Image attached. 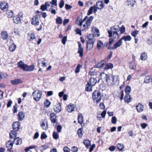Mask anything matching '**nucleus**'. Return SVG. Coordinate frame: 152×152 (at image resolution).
I'll list each match as a JSON object with an SVG mask.
<instances>
[{
	"mask_svg": "<svg viewBox=\"0 0 152 152\" xmlns=\"http://www.w3.org/2000/svg\"><path fill=\"white\" fill-rule=\"evenodd\" d=\"M92 32L93 33V35L92 36L98 37L99 36L100 33L99 29L96 27H93L92 28Z\"/></svg>",
	"mask_w": 152,
	"mask_h": 152,
	"instance_id": "nucleus-9",
	"label": "nucleus"
},
{
	"mask_svg": "<svg viewBox=\"0 0 152 152\" xmlns=\"http://www.w3.org/2000/svg\"><path fill=\"white\" fill-rule=\"evenodd\" d=\"M28 39L29 40H32L35 38L34 34L33 33H28Z\"/></svg>",
	"mask_w": 152,
	"mask_h": 152,
	"instance_id": "nucleus-38",
	"label": "nucleus"
},
{
	"mask_svg": "<svg viewBox=\"0 0 152 152\" xmlns=\"http://www.w3.org/2000/svg\"><path fill=\"white\" fill-rule=\"evenodd\" d=\"M48 122L47 121L45 122L42 121L41 126L43 129L46 130L48 128Z\"/></svg>",
	"mask_w": 152,
	"mask_h": 152,
	"instance_id": "nucleus-28",
	"label": "nucleus"
},
{
	"mask_svg": "<svg viewBox=\"0 0 152 152\" xmlns=\"http://www.w3.org/2000/svg\"><path fill=\"white\" fill-rule=\"evenodd\" d=\"M152 80V77L149 76H146L144 79V81L145 83H149Z\"/></svg>",
	"mask_w": 152,
	"mask_h": 152,
	"instance_id": "nucleus-39",
	"label": "nucleus"
},
{
	"mask_svg": "<svg viewBox=\"0 0 152 152\" xmlns=\"http://www.w3.org/2000/svg\"><path fill=\"white\" fill-rule=\"evenodd\" d=\"M125 28L124 25H122L120 28V33L121 34H123L125 31Z\"/></svg>",
	"mask_w": 152,
	"mask_h": 152,
	"instance_id": "nucleus-52",
	"label": "nucleus"
},
{
	"mask_svg": "<svg viewBox=\"0 0 152 152\" xmlns=\"http://www.w3.org/2000/svg\"><path fill=\"white\" fill-rule=\"evenodd\" d=\"M45 61V59L44 58L38 60V67H39L40 64H42Z\"/></svg>",
	"mask_w": 152,
	"mask_h": 152,
	"instance_id": "nucleus-45",
	"label": "nucleus"
},
{
	"mask_svg": "<svg viewBox=\"0 0 152 152\" xmlns=\"http://www.w3.org/2000/svg\"><path fill=\"white\" fill-rule=\"evenodd\" d=\"M83 48H79L77 53L79 54V56L82 57L83 56Z\"/></svg>",
	"mask_w": 152,
	"mask_h": 152,
	"instance_id": "nucleus-46",
	"label": "nucleus"
},
{
	"mask_svg": "<svg viewBox=\"0 0 152 152\" xmlns=\"http://www.w3.org/2000/svg\"><path fill=\"white\" fill-rule=\"evenodd\" d=\"M106 62V61L104 60L101 61L100 62L98 63L95 66V67L100 68L103 67Z\"/></svg>",
	"mask_w": 152,
	"mask_h": 152,
	"instance_id": "nucleus-23",
	"label": "nucleus"
},
{
	"mask_svg": "<svg viewBox=\"0 0 152 152\" xmlns=\"http://www.w3.org/2000/svg\"><path fill=\"white\" fill-rule=\"evenodd\" d=\"M129 66L131 69H135L136 68L135 65L132 63L131 62L129 64Z\"/></svg>",
	"mask_w": 152,
	"mask_h": 152,
	"instance_id": "nucleus-53",
	"label": "nucleus"
},
{
	"mask_svg": "<svg viewBox=\"0 0 152 152\" xmlns=\"http://www.w3.org/2000/svg\"><path fill=\"white\" fill-rule=\"evenodd\" d=\"M13 20L14 23L17 24L20 23L21 22V19L20 18L17 16L13 17Z\"/></svg>",
	"mask_w": 152,
	"mask_h": 152,
	"instance_id": "nucleus-30",
	"label": "nucleus"
},
{
	"mask_svg": "<svg viewBox=\"0 0 152 152\" xmlns=\"http://www.w3.org/2000/svg\"><path fill=\"white\" fill-rule=\"evenodd\" d=\"M136 109L137 112L141 113L142 112L144 109L143 106L141 103H139L136 106Z\"/></svg>",
	"mask_w": 152,
	"mask_h": 152,
	"instance_id": "nucleus-15",
	"label": "nucleus"
},
{
	"mask_svg": "<svg viewBox=\"0 0 152 152\" xmlns=\"http://www.w3.org/2000/svg\"><path fill=\"white\" fill-rule=\"evenodd\" d=\"M117 147L120 151H122L124 148V145L120 143H118L117 145Z\"/></svg>",
	"mask_w": 152,
	"mask_h": 152,
	"instance_id": "nucleus-36",
	"label": "nucleus"
},
{
	"mask_svg": "<svg viewBox=\"0 0 152 152\" xmlns=\"http://www.w3.org/2000/svg\"><path fill=\"white\" fill-rule=\"evenodd\" d=\"M92 36V34H89L88 36V40L87 43V47H92L94 44V39L91 38V37Z\"/></svg>",
	"mask_w": 152,
	"mask_h": 152,
	"instance_id": "nucleus-8",
	"label": "nucleus"
},
{
	"mask_svg": "<svg viewBox=\"0 0 152 152\" xmlns=\"http://www.w3.org/2000/svg\"><path fill=\"white\" fill-rule=\"evenodd\" d=\"M22 83V80L20 79H16L11 80V83L14 85H17Z\"/></svg>",
	"mask_w": 152,
	"mask_h": 152,
	"instance_id": "nucleus-13",
	"label": "nucleus"
},
{
	"mask_svg": "<svg viewBox=\"0 0 152 152\" xmlns=\"http://www.w3.org/2000/svg\"><path fill=\"white\" fill-rule=\"evenodd\" d=\"M113 64L112 63H109L106 65L105 67V69H112L113 68Z\"/></svg>",
	"mask_w": 152,
	"mask_h": 152,
	"instance_id": "nucleus-41",
	"label": "nucleus"
},
{
	"mask_svg": "<svg viewBox=\"0 0 152 152\" xmlns=\"http://www.w3.org/2000/svg\"><path fill=\"white\" fill-rule=\"evenodd\" d=\"M17 66L18 68H20L23 71L26 72L32 71L34 70L35 68V66L34 65L29 66L25 64L24 62L22 61H20L17 63Z\"/></svg>",
	"mask_w": 152,
	"mask_h": 152,
	"instance_id": "nucleus-1",
	"label": "nucleus"
},
{
	"mask_svg": "<svg viewBox=\"0 0 152 152\" xmlns=\"http://www.w3.org/2000/svg\"><path fill=\"white\" fill-rule=\"evenodd\" d=\"M122 40H124L125 41H130L131 37L130 36H126L123 37L121 38Z\"/></svg>",
	"mask_w": 152,
	"mask_h": 152,
	"instance_id": "nucleus-40",
	"label": "nucleus"
},
{
	"mask_svg": "<svg viewBox=\"0 0 152 152\" xmlns=\"http://www.w3.org/2000/svg\"><path fill=\"white\" fill-rule=\"evenodd\" d=\"M66 39H67V37H66L64 36L63 37V38L62 39V43L64 45L66 43Z\"/></svg>",
	"mask_w": 152,
	"mask_h": 152,
	"instance_id": "nucleus-61",
	"label": "nucleus"
},
{
	"mask_svg": "<svg viewBox=\"0 0 152 152\" xmlns=\"http://www.w3.org/2000/svg\"><path fill=\"white\" fill-rule=\"evenodd\" d=\"M53 136V138L56 140H57L59 138V135L57 132H54Z\"/></svg>",
	"mask_w": 152,
	"mask_h": 152,
	"instance_id": "nucleus-49",
	"label": "nucleus"
},
{
	"mask_svg": "<svg viewBox=\"0 0 152 152\" xmlns=\"http://www.w3.org/2000/svg\"><path fill=\"white\" fill-rule=\"evenodd\" d=\"M22 142V140L19 137L15 138L13 141L14 143L16 145H20Z\"/></svg>",
	"mask_w": 152,
	"mask_h": 152,
	"instance_id": "nucleus-19",
	"label": "nucleus"
},
{
	"mask_svg": "<svg viewBox=\"0 0 152 152\" xmlns=\"http://www.w3.org/2000/svg\"><path fill=\"white\" fill-rule=\"evenodd\" d=\"M31 24L35 26H38L39 23V20L37 16H34L32 18Z\"/></svg>",
	"mask_w": 152,
	"mask_h": 152,
	"instance_id": "nucleus-10",
	"label": "nucleus"
},
{
	"mask_svg": "<svg viewBox=\"0 0 152 152\" xmlns=\"http://www.w3.org/2000/svg\"><path fill=\"white\" fill-rule=\"evenodd\" d=\"M13 146V143L11 142L10 140H9L6 143V146L8 148L9 151L10 150Z\"/></svg>",
	"mask_w": 152,
	"mask_h": 152,
	"instance_id": "nucleus-31",
	"label": "nucleus"
},
{
	"mask_svg": "<svg viewBox=\"0 0 152 152\" xmlns=\"http://www.w3.org/2000/svg\"><path fill=\"white\" fill-rule=\"evenodd\" d=\"M117 119L115 116L112 117L111 119V122L113 124H115L116 123Z\"/></svg>",
	"mask_w": 152,
	"mask_h": 152,
	"instance_id": "nucleus-51",
	"label": "nucleus"
},
{
	"mask_svg": "<svg viewBox=\"0 0 152 152\" xmlns=\"http://www.w3.org/2000/svg\"><path fill=\"white\" fill-rule=\"evenodd\" d=\"M56 23L59 24H61L62 23V20L61 18L60 17H57L56 19Z\"/></svg>",
	"mask_w": 152,
	"mask_h": 152,
	"instance_id": "nucleus-47",
	"label": "nucleus"
},
{
	"mask_svg": "<svg viewBox=\"0 0 152 152\" xmlns=\"http://www.w3.org/2000/svg\"><path fill=\"white\" fill-rule=\"evenodd\" d=\"M25 116V114L23 112L21 111L19 112L18 114L19 120L20 121H22L23 119Z\"/></svg>",
	"mask_w": 152,
	"mask_h": 152,
	"instance_id": "nucleus-22",
	"label": "nucleus"
},
{
	"mask_svg": "<svg viewBox=\"0 0 152 152\" xmlns=\"http://www.w3.org/2000/svg\"><path fill=\"white\" fill-rule=\"evenodd\" d=\"M61 107L59 105H57L54 107V111L56 113L60 112L61 111Z\"/></svg>",
	"mask_w": 152,
	"mask_h": 152,
	"instance_id": "nucleus-27",
	"label": "nucleus"
},
{
	"mask_svg": "<svg viewBox=\"0 0 152 152\" xmlns=\"http://www.w3.org/2000/svg\"><path fill=\"white\" fill-rule=\"evenodd\" d=\"M92 86H91V85H90V84H89V83L88 82L86 85V91H92Z\"/></svg>",
	"mask_w": 152,
	"mask_h": 152,
	"instance_id": "nucleus-34",
	"label": "nucleus"
},
{
	"mask_svg": "<svg viewBox=\"0 0 152 152\" xmlns=\"http://www.w3.org/2000/svg\"><path fill=\"white\" fill-rule=\"evenodd\" d=\"M118 29H117L115 26L110 28L108 30V33L109 37H113L114 38H118L119 37L118 34Z\"/></svg>",
	"mask_w": 152,
	"mask_h": 152,
	"instance_id": "nucleus-3",
	"label": "nucleus"
},
{
	"mask_svg": "<svg viewBox=\"0 0 152 152\" xmlns=\"http://www.w3.org/2000/svg\"><path fill=\"white\" fill-rule=\"evenodd\" d=\"M106 114V111L105 110H103L101 114V116H102V117L104 118L105 117V115Z\"/></svg>",
	"mask_w": 152,
	"mask_h": 152,
	"instance_id": "nucleus-63",
	"label": "nucleus"
},
{
	"mask_svg": "<svg viewBox=\"0 0 152 152\" xmlns=\"http://www.w3.org/2000/svg\"><path fill=\"white\" fill-rule=\"evenodd\" d=\"M78 123L82 124L83 122V117L81 113H79L78 116Z\"/></svg>",
	"mask_w": 152,
	"mask_h": 152,
	"instance_id": "nucleus-18",
	"label": "nucleus"
},
{
	"mask_svg": "<svg viewBox=\"0 0 152 152\" xmlns=\"http://www.w3.org/2000/svg\"><path fill=\"white\" fill-rule=\"evenodd\" d=\"M114 42L113 39L111 38L109 39L108 42H106V47L111 48V45H112L113 42Z\"/></svg>",
	"mask_w": 152,
	"mask_h": 152,
	"instance_id": "nucleus-24",
	"label": "nucleus"
},
{
	"mask_svg": "<svg viewBox=\"0 0 152 152\" xmlns=\"http://www.w3.org/2000/svg\"><path fill=\"white\" fill-rule=\"evenodd\" d=\"M7 14L8 15V17L9 18H12L13 17L14 13L13 11L10 10H7Z\"/></svg>",
	"mask_w": 152,
	"mask_h": 152,
	"instance_id": "nucleus-37",
	"label": "nucleus"
},
{
	"mask_svg": "<svg viewBox=\"0 0 152 152\" xmlns=\"http://www.w3.org/2000/svg\"><path fill=\"white\" fill-rule=\"evenodd\" d=\"M8 7V4L6 2L3 1L0 4V8L3 11H5Z\"/></svg>",
	"mask_w": 152,
	"mask_h": 152,
	"instance_id": "nucleus-11",
	"label": "nucleus"
},
{
	"mask_svg": "<svg viewBox=\"0 0 152 152\" xmlns=\"http://www.w3.org/2000/svg\"><path fill=\"white\" fill-rule=\"evenodd\" d=\"M93 18L94 17L93 16H90L88 20L86 21V24H83V27L84 29L86 30L88 29V27L91 25Z\"/></svg>",
	"mask_w": 152,
	"mask_h": 152,
	"instance_id": "nucleus-6",
	"label": "nucleus"
},
{
	"mask_svg": "<svg viewBox=\"0 0 152 152\" xmlns=\"http://www.w3.org/2000/svg\"><path fill=\"white\" fill-rule=\"evenodd\" d=\"M128 5L132 7L134 6L135 1L134 0H127Z\"/></svg>",
	"mask_w": 152,
	"mask_h": 152,
	"instance_id": "nucleus-35",
	"label": "nucleus"
},
{
	"mask_svg": "<svg viewBox=\"0 0 152 152\" xmlns=\"http://www.w3.org/2000/svg\"><path fill=\"white\" fill-rule=\"evenodd\" d=\"M97 48H104L106 47V42L103 43L102 41L99 40L97 41Z\"/></svg>",
	"mask_w": 152,
	"mask_h": 152,
	"instance_id": "nucleus-25",
	"label": "nucleus"
},
{
	"mask_svg": "<svg viewBox=\"0 0 152 152\" xmlns=\"http://www.w3.org/2000/svg\"><path fill=\"white\" fill-rule=\"evenodd\" d=\"M147 43L149 45L152 44V37H150L148 39Z\"/></svg>",
	"mask_w": 152,
	"mask_h": 152,
	"instance_id": "nucleus-58",
	"label": "nucleus"
},
{
	"mask_svg": "<svg viewBox=\"0 0 152 152\" xmlns=\"http://www.w3.org/2000/svg\"><path fill=\"white\" fill-rule=\"evenodd\" d=\"M50 120L51 122L53 123H55L56 121V116L54 113H51L50 115Z\"/></svg>",
	"mask_w": 152,
	"mask_h": 152,
	"instance_id": "nucleus-17",
	"label": "nucleus"
},
{
	"mask_svg": "<svg viewBox=\"0 0 152 152\" xmlns=\"http://www.w3.org/2000/svg\"><path fill=\"white\" fill-rule=\"evenodd\" d=\"M100 76L102 79H105L106 82L109 86L113 85V81L114 80V77L107 75L105 74L104 72H102L100 74Z\"/></svg>",
	"mask_w": 152,
	"mask_h": 152,
	"instance_id": "nucleus-2",
	"label": "nucleus"
},
{
	"mask_svg": "<svg viewBox=\"0 0 152 152\" xmlns=\"http://www.w3.org/2000/svg\"><path fill=\"white\" fill-rule=\"evenodd\" d=\"M97 82V80L96 78H91L90 79L89 84L91 86H94Z\"/></svg>",
	"mask_w": 152,
	"mask_h": 152,
	"instance_id": "nucleus-29",
	"label": "nucleus"
},
{
	"mask_svg": "<svg viewBox=\"0 0 152 152\" xmlns=\"http://www.w3.org/2000/svg\"><path fill=\"white\" fill-rule=\"evenodd\" d=\"M47 137V136L45 133L42 134L41 136V138L42 139H45Z\"/></svg>",
	"mask_w": 152,
	"mask_h": 152,
	"instance_id": "nucleus-60",
	"label": "nucleus"
},
{
	"mask_svg": "<svg viewBox=\"0 0 152 152\" xmlns=\"http://www.w3.org/2000/svg\"><path fill=\"white\" fill-rule=\"evenodd\" d=\"M42 95V91L39 90L34 91L32 94L34 100L36 101H38L40 100Z\"/></svg>",
	"mask_w": 152,
	"mask_h": 152,
	"instance_id": "nucleus-5",
	"label": "nucleus"
},
{
	"mask_svg": "<svg viewBox=\"0 0 152 152\" xmlns=\"http://www.w3.org/2000/svg\"><path fill=\"white\" fill-rule=\"evenodd\" d=\"M1 37L4 40H7L8 37V35L6 31H2L0 34Z\"/></svg>",
	"mask_w": 152,
	"mask_h": 152,
	"instance_id": "nucleus-12",
	"label": "nucleus"
},
{
	"mask_svg": "<svg viewBox=\"0 0 152 152\" xmlns=\"http://www.w3.org/2000/svg\"><path fill=\"white\" fill-rule=\"evenodd\" d=\"M89 74L91 76L94 75H97V73L95 71L91 70L89 72Z\"/></svg>",
	"mask_w": 152,
	"mask_h": 152,
	"instance_id": "nucleus-59",
	"label": "nucleus"
},
{
	"mask_svg": "<svg viewBox=\"0 0 152 152\" xmlns=\"http://www.w3.org/2000/svg\"><path fill=\"white\" fill-rule=\"evenodd\" d=\"M62 127L60 125H58L57 127V131L58 132H61Z\"/></svg>",
	"mask_w": 152,
	"mask_h": 152,
	"instance_id": "nucleus-56",
	"label": "nucleus"
},
{
	"mask_svg": "<svg viewBox=\"0 0 152 152\" xmlns=\"http://www.w3.org/2000/svg\"><path fill=\"white\" fill-rule=\"evenodd\" d=\"M20 123L19 122H15L13 125V129L14 131H18L19 129Z\"/></svg>",
	"mask_w": 152,
	"mask_h": 152,
	"instance_id": "nucleus-14",
	"label": "nucleus"
},
{
	"mask_svg": "<svg viewBox=\"0 0 152 152\" xmlns=\"http://www.w3.org/2000/svg\"><path fill=\"white\" fill-rule=\"evenodd\" d=\"M77 134L79 137H81L83 136L82 133V128H80L77 131Z\"/></svg>",
	"mask_w": 152,
	"mask_h": 152,
	"instance_id": "nucleus-50",
	"label": "nucleus"
},
{
	"mask_svg": "<svg viewBox=\"0 0 152 152\" xmlns=\"http://www.w3.org/2000/svg\"><path fill=\"white\" fill-rule=\"evenodd\" d=\"M50 104V102L49 101V100L47 99L45 100V102H44V105L45 107H48Z\"/></svg>",
	"mask_w": 152,
	"mask_h": 152,
	"instance_id": "nucleus-48",
	"label": "nucleus"
},
{
	"mask_svg": "<svg viewBox=\"0 0 152 152\" xmlns=\"http://www.w3.org/2000/svg\"><path fill=\"white\" fill-rule=\"evenodd\" d=\"M139 31L137 30H135L132 32L131 33V34L132 36L134 37H135L138 34Z\"/></svg>",
	"mask_w": 152,
	"mask_h": 152,
	"instance_id": "nucleus-54",
	"label": "nucleus"
},
{
	"mask_svg": "<svg viewBox=\"0 0 152 152\" xmlns=\"http://www.w3.org/2000/svg\"><path fill=\"white\" fill-rule=\"evenodd\" d=\"M67 111L69 113H71L75 110V107L73 104H70L67 107Z\"/></svg>",
	"mask_w": 152,
	"mask_h": 152,
	"instance_id": "nucleus-20",
	"label": "nucleus"
},
{
	"mask_svg": "<svg viewBox=\"0 0 152 152\" xmlns=\"http://www.w3.org/2000/svg\"><path fill=\"white\" fill-rule=\"evenodd\" d=\"M93 11L94 13H96L97 11V10H96V8L95 7H91L90 8L88 11L87 15H89L91 14L92 13Z\"/></svg>",
	"mask_w": 152,
	"mask_h": 152,
	"instance_id": "nucleus-16",
	"label": "nucleus"
},
{
	"mask_svg": "<svg viewBox=\"0 0 152 152\" xmlns=\"http://www.w3.org/2000/svg\"><path fill=\"white\" fill-rule=\"evenodd\" d=\"M36 147V146L35 145L30 146L25 149V152H29V151H30V152H32L30 151V149L34 148Z\"/></svg>",
	"mask_w": 152,
	"mask_h": 152,
	"instance_id": "nucleus-42",
	"label": "nucleus"
},
{
	"mask_svg": "<svg viewBox=\"0 0 152 152\" xmlns=\"http://www.w3.org/2000/svg\"><path fill=\"white\" fill-rule=\"evenodd\" d=\"M64 4V1L63 0H61L59 4V7L60 8H62Z\"/></svg>",
	"mask_w": 152,
	"mask_h": 152,
	"instance_id": "nucleus-57",
	"label": "nucleus"
},
{
	"mask_svg": "<svg viewBox=\"0 0 152 152\" xmlns=\"http://www.w3.org/2000/svg\"><path fill=\"white\" fill-rule=\"evenodd\" d=\"M92 97L94 102L99 103L101 99V93L98 91H94L92 93Z\"/></svg>",
	"mask_w": 152,
	"mask_h": 152,
	"instance_id": "nucleus-4",
	"label": "nucleus"
},
{
	"mask_svg": "<svg viewBox=\"0 0 152 152\" xmlns=\"http://www.w3.org/2000/svg\"><path fill=\"white\" fill-rule=\"evenodd\" d=\"M80 66H81L80 64H78L75 70V72L76 73H78L79 72Z\"/></svg>",
	"mask_w": 152,
	"mask_h": 152,
	"instance_id": "nucleus-55",
	"label": "nucleus"
},
{
	"mask_svg": "<svg viewBox=\"0 0 152 152\" xmlns=\"http://www.w3.org/2000/svg\"><path fill=\"white\" fill-rule=\"evenodd\" d=\"M72 152H77L78 151V148L76 147H73L72 148Z\"/></svg>",
	"mask_w": 152,
	"mask_h": 152,
	"instance_id": "nucleus-64",
	"label": "nucleus"
},
{
	"mask_svg": "<svg viewBox=\"0 0 152 152\" xmlns=\"http://www.w3.org/2000/svg\"><path fill=\"white\" fill-rule=\"evenodd\" d=\"M122 39H121L118 42L114 44V48H118L120 47L122 44Z\"/></svg>",
	"mask_w": 152,
	"mask_h": 152,
	"instance_id": "nucleus-33",
	"label": "nucleus"
},
{
	"mask_svg": "<svg viewBox=\"0 0 152 152\" xmlns=\"http://www.w3.org/2000/svg\"><path fill=\"white\" fill-rule=\"evenodd\" d=\"M17 133L15 131H12L10 133V138L12 139L16 137Z\"/></svg>",
	"mask_w": 152,
	"mask_h": 152,
	"instance_id": "nucleus-32",
	"label": "nucleus"
},
{
	"mask_svg": "<svg viewBox=\"0 0 152 152\" xmlns=\"http://www.w3.org/2000/svg\"><path fill=\"white\" fill-rule=\"evenodd\" d=\"M104 6V4L102 1H98L96 3V5L94 6L96 8V10H101Z\"/></svg>",
	"mask_w": 152,
	"mask_h": 152,
	"instance_id": "nucleus-7",
	"label": "nucleus"
},
{
	"mask_svg": "<svg viewBox=\"0 0 152 152\" xmlns=\"http://www.w3.org/2000/svg\"><path fill=\"white\" fill-rule=\"evenodd\" d=\"M132 98L131 96L129 94L125 95L124 98V101L125 102L129 103L132 101Z\"/></svg>",
	"mask_w": 152,
	"mask_h": 152,
	"instance_id": "nucleus-21",
	"label": "nucleus"
},
{
	"mask_svg": "<svg viewBox=\"0 0 152 152\" xmlns=\"http://www.w3.org/2000/svg\"><path fill=\"white\" fill-rule=\"evenodd\" d=\"M148 56L147 53L145 52L141 53L140 55V59L142 61L146 60L147 59Z\"/></svg>",
	"mask_w": 152,
	"mask_h": 152,
	"instance_id": "nucleus-26",
	"label": "nucleus"
},
{
	"mask_svg": "<svg viewBox=\"0 0 152 152\" xmlns=\"http://www.w3.org/2000/svg\"><path fill=\"white\" fill-rule=\"evenodd\" d=\"M83 143L86 147L88 148L90 144V142L88 140H85L83 141Z\"/></svg>",
	"mask_w": 152,
	"mask_h": 152,
	"instance_id": "nucleus-44",
	"label": "nucleus"
},
{
	"mask_svg": "<svg viewBox=\"0 0 152 152\" xmlns=\"http://www.w3.org/2000/svg\"><path fill=\"white\" fill-rule=\"evenodd\" d=\"M63 151L64 152H70V149L67 147H64L63 148Z\"/></svg>",
	"mask_w": 152,
	"mask_h": 152,
	"instance_id": "nucleus-62",
	"label": "nucleus"
},
{
	"mask_svg": "<svg viewBox=\"0 0 152 152\" xmlns=\"http://www.w3.org/2000/svg\"><path fill=\"white\" fill-rule=\"evenodd\" d=\"M131 88L129 86H127L125 88V91L126 94H129L131 92Z\"/></svg>",
	"mask_w": 152,
	"mask_h": 152,
	"instance_id": "nucleus-43",
	"label": "nucleus"
}]
</instances>
